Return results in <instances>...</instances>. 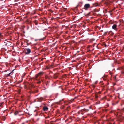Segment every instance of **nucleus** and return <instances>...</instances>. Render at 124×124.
I'll return each instance as SVG.
<instances>
[{"mask_svg":"<svg viewBox=\"0 0 124 124\" xmlns=\"http://www.w3.org/2000/svg\"><path fill=\"white\" fill-rule=\"evenodd\" d=\"M38 92V90L37 89H34L33 90H31L29 92V93L30 94H34L35 93H37Z\"/></svg>","mask_w":124,"mask_h":124,"instance_id":"1","label":"nucleus"},{"mask_svg":"<svg viewBox=\"0 0 124 124\" xmlns=\"http://www.w3.org/2000/svg\"><path fill=\"white\" fill-rule=\"evenodd\" d=\"M90 7V5L89 4H86L85 5L83 9L86 10H87Z\"/></svg>","mask_w":124,"mask_h":124,"instance_id":"2","label":"nucleus"},{"mask_svg":"<svg viewBox=\"0 0 124 124\" xmlns=\"http://www.w3.org/2000/svg\"><path fill=\"white\" fill-rule=\"evenodd\" d=\"M28 86L30 90H31L32 87L34 88L35 87L33 84L30 83H28Z\"/></svg>","mask_w":124,"mask_h":124,"instance_id":"3","label":"nucleus"},{"mask_svg":"<svg viewBox=\"0 0 124 124\" xmlns=\"http://www.w3.org/2000/svg\"><path fill=\"white\" fill-rule=\"evenodd\" d=\"M24 50L26 54H29L31 52V50L29 48L26 49Z\"/></svg>","mask_w":124,"mask_h":124,"instance_id":"4","label":"nucleus"},{"mask_svg":"<svg viewBox=\"0 0 124 124\" xmlns=\"http://www.w3.org/2000/svg\"><path fill=\"white\" fill-rule=\"evenodd\" d=\"M6 44L5 45L7 46H8L11 45L12 43L10 41H7V42H5Z\"/></svg>","mask_w":124,"mask_h":124,"instance_id":"5","label":"nucleus"},{"mask_svg":"<svg viewBox=\"0 0 124 124\" xmlns=\"http://www.w3.org/2000/svg\"><path fill=\"white\" fill-rule=\"evenodd\" d=\"M44 73V72H41L38 73L36 75V77L37 78L39 76H40L42 75Z\"/></svg>","mask_w":124,"mask_h":124,"instance_id":"6","label":"nucleus"},{"mask_svg":"<svg viewBox=\"0 0 124 124\" xmlns=\"http://www.w3.org/2000/svg\"><path fill=\"white\" fill-rule=\"evenodd\" d=\"M117 25L116 24H114L112 26V27L113 29L116 30H117Z\"/></svg>","mask_w":124,"mask_h":124,"instance_id":"7","label":"nucleus"},{"mask_svg":"<svg viewBox=\"0 0 124 124\" xmlns=\"http://www.w3.org/2000/svg\"><path fill=\"white\" fill-rule=\"evenodd\" d=\"M58 76V73H55L54 75L53 78L54 79H56Z\"/></svg>","mask_w":124,"mask_h":124,"instance_id":"8","label":"nucleus"},{"mask_svg":"<svg viewBox=\"0 0 124 124\" xmlns=\"http://www.w3.org/2000/svg\"><path fill=\"white\" fill-rule=\"evenodd\" d=\"M43 109L44 111H47L48 110V108L46 107H43Z\"/></svg>","mask_w":124,"mask_h":124,"instance_id":"9","label":"nucleus"},{"mask_svg":"<svg viewBox=\"0 0 124 124\" xmlns=\"http://www.w3.org/2000/svg\"><path fill=\"white\" fill-rule=\"evenodd\" d=\"M20 112V111H19L17 110H16L14 112V114L15 115H18Z\"/></svg>","mask_w":124,"mask_h":124,"instance_id":"10","label":"nucleus"},{"mask_svg":"<svg viewBox=\"0 0 124 124\" xmlns=\"http://www.w3.org/2000/svg\"><path fill=\"white\" fill-rule=\"evenodd\" d=\"M42 97L39 99L38 100V101L39 102H41L42 101Z\"/></svg>","mask_w":124,"mask_h":124,"instance_id":"11","label":"nucleus"},{"mask_svg":"<svg viewBox=\"0 0 124 124\" xmlns=\"http://www.w3.org/2000/svg\"><path fill=\"white\" fill-rule=\"evenodd\" d=\"M6 118L4 116H3L2 117V120L4 121H5V120Z\"/></svg>","mask_w":124,"mask_h":124,"instance_id":"12","label":"nucleus"},{"mask_svg":"<svg viewBox=\"0 0 124 124\" xmlns=\"http://www.w3.org/2000/svg\"><path fill=\"white\" fill-rule=\"evenodd\" d=\"M91 12H89L86 15V16H87L88 15H90V14Z\"/></svg>","mask_w":124,"mask_h":124,"instance_id":"13","label":"nucleus"},{"mask_svg":"<svg viewBox=\"0 0 124 124\" xmlns=\"http://www.w3.org/2000/svg\"><path fill=\"white\" fill-rule=\"evenodd\" d=\"M11 74V73H10L9 74H7L6 75H7V76L8 77V76H10V74Z\"/></svg>","mask_w":124,"mask_h":124,"instance_id":"14","label":"nucleus"},{"mask_svg":"<svg viewBox=\"0 0 124 124\" xmlns=\"http://www.w3.org/2000/svg\"><path fill=\"white\" fill-rule=\"evenodd\" d=\"M34 23L36 25H37V24H38V23H37V22H36V21H35L34 22Z\"/></svg>","mask_w":124,"mask_h":124,"instance_id":"15","label":"nucleus"},{"mask_svg":"<svg viewBox=\"0 0 124 124\" xmlns=\"http://www.w3.org/2000/svg\"><path fill=\"white\" fill-rule=\"evenodd\" d=\"M2 36L1 35V33H0V38H2Z\"/></svg>","mask_w":124,"mask_h":124,"instance_id":"16","label":"nucleus"},{"mask_svg":"<svg viewBox=\"0 0 124 124\" xmlns=\"http://www.w3.org/2000/svg\"><path fill=\"white\" fill-rule=\"evenodd\" d=\"M103 45H105V47H106V45L105 43H103Z\"/></svg>","mask_w":124,"mask_h":124,"instance_id":"17","label":"nucleus"},{"mask_svg":"<svg viewBox=\"0 0 124 124\" xmlns=\"http://www.w3.org/2000/svg\"><path fill=\"white\" fill-rule=\"evenodd\" d=\"M41 82L40 81H38L37 82V83L38 84H40L41 83Z\"/></svg>","mask_w":124,"mask_h":124,"instance_id":"18","label":"nucleus"},{"mask_svg":"<svg viewBox=\"0 0 124 124\" xmlns=\"http://www.w3.org/2000/svg\"><path fill=\"white\" fill-rule=\"evenodd\" d=\"M26 22H28V23H29V20H26Z\"/></svg>","mask_w":124,"mask_h":124,"instance_id":"19","label":"nucleus"},{"mask_svg":"<svg viewBox=\"0 0 124 124\" xmlns=\"http://www.w3.org/2000/svg\"><path fill=\"white\" fill-rule=\"evenodd\" d=\"M78 5H77V6L75 7V9H77V8H78Z\"/></svg>","mask_w":124,"mask_h":124,"instance_id":"20","label":"nucleus"},{"mask_svg":"<svg viewBox=\"0 0 124 124\" xmlns=\"http://www.w3.org/2000/svg\"><path fill=\"white\" fill-rule=\"evenodd\" d=\"M107 75H104V76H103V77L104 78H106L107 77Z\"/></svg>","mask_w":124,"mask_h":124,"instance_id":"21","label":"nucleus"},{"mask_svg":"<svg viewBox=\"0 0 124 124\" xmlns=\"http://www.w3.org/2000/svg\"><path fill=\"white\" fill-rule=\"evenodd\" d=\"M14 70V69L10 73L11 74L12 73Z\"/></svg>","mask_w":124,"mask_h":124,"instance_id":"22","label":"nucleus"},{"mask_svg":"<svg viewBox=\"0 0 124 124\" xmlns=\"http://www.w3.org/2000/svg\"><path fill=\"white\" fill-rule=\"evenodd\" d=\"M67 108H68V110H69V109H70V107H68Z\"/></svg>","mask_w":124,"mask_h":124,"instance_id":"23","label":"nucleus"},{"mask_svg":"<svg viewBox=\"0 0 124 124\" xmlns=\"http://www.w3.org/2000/svg\"><path fill=\"white\" fill-rule=\"evenodd\" d=\"M48 82H47L46 83V85H48Z\"/></svg>","mask_w":124,"mask_h":124,"instance_id":"24","label":"nucleus"},{"mask_svg":"<svg viewBox=\"0 0 124 124\" xmlns=\"http://www.w3.org/2000/svg\"><path fill=\"white\" fill-rule=\"evenodd\" d=\"M43 38H42V39H39V40H43Z\"/></svg>","mask_w":124,"mask_h":124,"instance_id":"25","label":"nucleus"},{"mask_svg":"<svg viewBox=\"0 0 124 124\" xmlns=\"http://www.w3.org/2000/svg\"><path fill=\"white\" fill-rule=\"evenodd\" d=\"M103 79L104 80H106V79L105 78H104L103 77Z\"/></svg>","mask_w":124,"mask_h":124,"instance_id":"26","label":"nucleus"},{"mask_svg":"<svg viewBox=\"0 0 124 124\" xmlns=\"http://www.w3.org/2000/svg\"><path fill=\"white\" fill-rule=\"evenodd\" d=\"M30 45V44H29V43H27V45H28V46L29 45Z\"/></svg>","mask_w":124,"mask_h":124,"instance_id":"27","label":"nucleus"},{"mask_svg":"<svg viewBox=\"0 0 124 124\" xmlns=\"http://www.w3.org/2000/svg\"><path fill=\"white\" fill-rule=\"evenodd\" d=\"M116 76H115L114 78L115 79H116Z\"/></svg>","mask_w":124,"mask_h":124,"instance_id":"28","label":"nucleus"},{"mask_svg":"<svg viewBox=\"0 0 124 124\" xmlns=\"http://www.w3.org/2000/svg\"><path fill=\"white\" fill-rule=\"evenodd\" d=\"M4 49L6 51H7V50L6 49H5V48H4Z\"/></svg>","mask_w":124,"mask_h":124,"instance_id":"29","label":"nucleus"},{"mask_svg":"<svg viewBox=\"0 0 124 124\" xmlns=\"http://www.w3.org/2000/svg\"><path fill=\"white\" fill-rule=\"evenodd\" d=\"M88 1H91V0H87Z\"/></svg>","mask_w":124,"mask_h":124,"instance_id":"30","label":"nucleus"},{"mask_svg":"<svg viewBox=\"0 0 124 124\" xmlns=\"http://www.w3.org/2000/svg\"><path fill=\"white\" fill-rule=\"evenodd\" d=\"M25 73L23 75V76H25Z\"/></svg>","mask_w":124,"mask_h":124,"instance_id":"31","label":"nucleus"},{"mask_svg":"<svg viewBox=\"0 0 124 124\" xmlns=\"http://www.w3.org/2000/svg\"><path fill=\"white\" fill-rule=\"evenodd\" d=\"M84 110L85 111V110H86V109H84Z\"/></svg>","mask_w":124,"mask_h":124,"instance_id":"32","label":"nucleus"},{"mask_svg":"<svg viewBox=\"0 0 124 124\" xmlns=\"http://www.w3.org/2000/svg\"><path fill=\"white\" fill-rule=\"evenodd\" d=\"M110 15H112V13H110Z\"/></svg>","mask_w":124,"mask_h":124,"instance_id":"33","label":"nucleus"},{"mask_svg":"<svg viewBox=\"0 0 124 124\" xmlns=\"http://www.w3.org/2000/svg\"><path fill=\"white\" fill-rule=\"evenodd\" d=\"M89 107V108H91V107H90H90Z\"/></svg>","mask_w":124,"mask_h":124,"instance_id":"34","label":"nucleus"},{"mask_svg":"<svg viewBox=\"0 0 124 124\" xmlns=\"http://www.w3.org/2000/svg\"><path fill=\"white\" fill-rule=\"evenodd\" d=\"M1 106V104L0 105V107Z\"/></svg>","mask_w":124,"mask_h":124,"instance_id":"35","label":"nucleus"},{"mask_svg":"<svg viewBox=\"0 0 124 124\" xmlns=\"http://www.w3.org/2000/svg\"><path fill=\"white\" fill-rule=\"evenodd\" d=\"M108 12H109V13H110V11H109Z\"/></svg>","mask_w":124,"mask_h":124,"instance_id":"36","label":"nucleus"},{"mask_svg":"<svg viewBox=\"0 0 124 124\" xmlns=\"http://www.w3.org/2000/svg\"><path fill=\"white\" fill-rule=\"evenodd\" d=\"M22 124H24V123H22Z\"/></svg>","mask_w":124,"mask_h":124,"instance_id":"37","label":"nucleus"},{"mask_svg":"<svg viewBox=\"0 0 124 124\" xmlns=\"http://www.w3.org/2000/svg\"><path fill=\"white\" fill-rule=\"evenodd\" d=\"M36 111V110H35L34 111V112H35Z\"/></svg>","mask_w":124,"mask_h":124,"instance_id":"38","label":"nucleus"},{"mask_svg":"<svg viewBox=\"0 0 124 124\" xmlns=\"http://www.w3.org/2000/svg\"><path fill=\"white\" fill-rule=\"evenodd\" d=\"M26 17H24V18H26Z\"/></svg>","mask_w":124,"mask_h":124,"instance_id":"39","label":"nucleus"},{"mask_svg":"<svg viewBox=\"0 0 124 124\" xmlns=\"http://www.w3.org/2000/svg\"><path fill=\"white\" fill-rule=\"evenodd\" d=\"M28 42V40H27V42Z\"/></svg>","mask_w":124,"mask_h":124,"instance_id":"40","label":"nucleus"},{"mask_svg":"<svg viewBox=\"0 0 124 124\" xmlns=\"http://www.w3.org/2000/svg\"><path fill=\"white\" fill-rule=\"evenodd\" d=\"M123 120H124V118H123Z\"/></svg>","mask_w":124,"mask_h":124,"instance_id":"41","label":"nucleus"},{"mask_svg":"<svg viewBox=\"0 0 124 124\" xmlns=\"http://www.w3.org/2000/svg\"><path fill=\"white\" fill-rule=\"evenodd\" d=\"M43 59H41V60H42Z\"/></svg>","mask_w":124,"mask_h":124,"instance_id":"42","label":"nucleus"},{"mask_svg":"<svg viewBox=\"0 0 124 124\" xmlns=\"http://www.w3.org/2000/svg\"><path fill=\"white\" fill-rule=\"evenodd\" d=\"M31 43H30L29 44H31Z\"/></svg>","mask_w":124,"mask_h":124,"instance_id":"43","label":"nucleus"}]
</instances>
